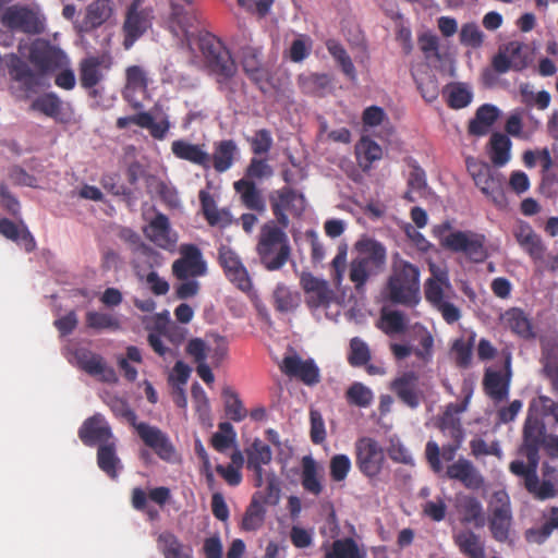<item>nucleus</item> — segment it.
Listing matches in <instances>:
<instances>
[{"mask_svg": "<svg viewBox=\"0 0 558 558\" xmlns=\"http://www.w3.org/2000/svg\"><path fill=\"white\" fill-rule=\"evenodd\" d=\"M447 505L445 499L436 497L435 500H428L423 506V514L435 522H440L446 518Z\"/></svg>", "mask_w": 558, "mask_h": 558, "instance_id": "obj_62", "label": "nucleus"}, {"mask_svg": "<svg viewBox=\"0 0 558 558\" xmlns=\"http://www.w3.org/2000/svg\"><path fill=\"white\" fill-rule=\"evenodd\" d=\"M157 542L165 558H168L171 555H175L178 549H183V545L179 538L173 533L168 531L159 534Z\"/></svg>", "mask_w": 558, "mask_h": 558, "instance_id": "obj_64", "label": "nucleus"}, {"mask_svg": "<svg viewBox=\"0 0 558 558\" xmlns=\"http://www.w3.org/2000/svg\"><path fill=\"white\" fill-rule=\"evenodd\" d=\"M97 464L98 468L111 480H116L118 477L119 470L122 469V464L117 454L114 440L108 444H100L97 450Z\"/></svg>", "mask_w": 558, "mask_h": 558, "instance_id": "obj_36", "label": "nucleus"}, {"mask_svg": "<svg viewBox=\"0 0 558 558\" xmlns=\"http://www.w3.org/2000/svg\"><path fill=\"white\" fill-rule=\"evenodd\" d=\"M31 109L49 118H57L61 113L62 102L54 93H46L32 102Z\"/></svg>", "mask_w": 558, "mask_h": 558, "instance_id": "obj_51", "label": "nucleus"}, {"mask_svg": "<svg viewBox=\"0 0 558 558\" xmlns=\"http://www.w3.org/2000/svg\"><path fill=\"white\" fill-rule=\"evenodd\" d=\"M133 426L144 445L150 448L159 459L166 462L175 461V447L165 432L145 422H133Z\"/></svg>", "mask_w": 558, "mask_h": 558, "instance_id": "obj_12", "label": "nucleus"}, {"mask_svg": "<svg viewBox=\"0 0 558 558\" xmlns=\"http://www.w3.org/2000/svg\"><path fill=\"white\" fill-rule=\"evenodd\" d=\"M289 377H294L307 386H314L320 380L318 366L312 359L302 360L299 355L286 356L280 366Z\"/></svg>", "mask_w": 558, "mask_h": 558, "instance_id": "obj_20", "label": "nucleus"}, {"mask_svg": "<svg viewBox=\"0 0 558 558\" xmlns=\"http://www.w3.org/2000/svg\"><path fill=\"white\" fill-rule=\"evenodd\" d=\"M390 389L409 408L415 409L418 407L421 393L416 373L412 371L403 373L391 381Z\"/></svg>", "mask_w": 558, "mask_h": 558, "instance_id": "obj_23", "label": "nucleus"}, {"mask_svg": "<svg viewBox=\"0 0 558 558\" xmlns=\"http://www.w3.org/2000/svg\"><path fill=\"white\" fill-rule=\"evenodd\" d=\"M557 403V401H554L551 398L547 396H538L529 404L527 412L531 413L533 416L542 417L549 416L551 409Z\"/></svg>", "mask_w": 558, "mask_h": 558, "instance_id": "obj_61", "label": "nucleus"}, {"mask_svg": "<svg viewBox=\"0 0 558 558\" xmlns=\"http://www.w3.org/2000/svg\"><path fill=\"white\" fill-rule=\"evenodd\" d=\"M460 447V444L452 442L444 445L440 449L436 441H427L425 447V457L433 472L440 473L442 471L444 466L440 457L445 461H452Z\"/></svg>", "mask_w": 558, "mask_h": 558, "instance_id": "obj_35", "label": "nucleus"}, {"mask_svg": "<svg viewBox=\"0 0 558 558\" xmlns=\"http://www.w3.org/2000/svg\"><path fill=\"white\" fill-rule=\"evenodd\" d=\"M110 68V59L106 56H90L80 63V82L82 87H95L104 78L102 69Z\"/></svg>", "mask_w": 558, "mask_h": 558, "instance_id": "obj_25", "label": "nucleus"}, {"mask_svg": "<svg viewBox=\"0 0 558 558\" xmlns=\"http://www.w3.org/2000/svg\"><path fill=\"white\" fill-rule=\"evenodd\" d=\"M546 437L544 422L527 412L522 430V445L520 447V452L526 460H535L539 456V449L543 447Z\"/></svg>", "mask_w": 558, "mask_h": 558, "instance_id": "obj_16", "label": "nucleus"}, {"mask_svg": "<svg viewBox=\"0 0 558 558\" xmlns=\"http://www.w3.org/2000/svg\"><path fill=\"white\" fill-rule=\"evenodd\" d=\"M511 141L502 133L492 134L488 144V155L490 161L496 167H504L511 158Z\"/></svg>", "mask_w": 558, "mask_h": 558, "instance_id": "obj_40", "label": "nucleus"}, {"mask_svg": "<svg viewBox=\"0 0 558 558\" xmlns=\"http://www.w3.org/2000/svg\"><path fill=\"white\" fill-rule=\"evenodd\" d=\"M325 558H365V553L359 548L353 538L345 537L333 541Z\"/></svg>", "mask_w": 558, "mask_h": 558, "instance_id": "obj_46", "label": "nucleus"}, {"mask_svg": "<svg viewBox=\"0 0 558 558\" xmlns=\"http://www.w3.org/2000/svg\"><path fill=\"white\" fill-rule=\"evenodd\" d=\"M459 37L461 45L474 49L480 48L484 41V34L474 22L463 24Z\"/></svg>", "mask_w": 558, "mask_h": 558, "instance_id": "obj_57", "label": "nucleus"}, {"mask_svg": "<svg viewBox=\"0 0 558 558\" xmlns=\"http://www.w3.org/2000/svg\"><path fill=\"white\" fill-rule=\"evenodd\" d=\"M541 457L535 460H513L509 464V471L523 478V485L526 492L536 500H548L558 496V471L557 469L544 462L542 465V481L537 474Z\"/></svg>", "mask_w": 558, "mask_h": 558, "instance_id": "obj_3", "label": "nucleus"}, {"mask_svg": "<svg viewBox=\"0 0 558 558\" xmlns=\"http://www.w3.org/2000/svg\"><path fill=\"white\" fill-rule=\"evenodd\" d=\"M449 480L460 482L465 488L477 490L484 485V477L475 465L465 458L449 464L446 470Z\"/></svg>", "mask_w": 558, "mask_h": 558, "instance_id": "obj_21", "label": "nucleus"}, {"mask_svg": "<svg viewBox=\"0 0 558 558\" xmlns=\"http://www.w3.org/2000/svg\"><path fill=\"white\" fill-rule=\"evenodd\" d=\"M301 90L310 96L324 97L332 89V80L328 74L311 73L299 76Z\"/></svg>", "mask_w": 558, "mask_h": 558, "instance_id": "obj_37", "label": "nucleus"}, {"mask_svg": "<svg viewBox=\"0 0 558 558\" xmlns=\"http://www.w3.org/2000/svg\"><path fill=\"white\" fill-rule=\"evenodd\" d=\"M329 469L332 481L342 482L351 470V461L347 454H336L330 460Z\"/></svg>", "mask_w": 558, "mask_h": 558, "instance_id": "obj_59", "label": "nucleus"}, {"mask_svg": "<svg viewBox=\"0 0 558 558\" xmlns=\"http://www.w3.org/2000/svg\"><path fill=\"white\" fill-rule=\"evenodd\" d=\"M269 202L274 216L281 228L289 226V217L286 214L290 211L293 215H300L304 208V196L290 186H283L274 191L269 195Z\"/></svg>", "mask_w": 558, "mask_h": 558, "instance_id": "obj_13", "label": "nucleus"}, {"mask_svg": "<svg viewBox=\"0 0 558 558\" xmlns=\"http://www.w3.org/2000/svg\"><path fill=\"white\" fill-rule=\"evenodd\" d=\"M512 521L509 496L506 492H495L490 501L488 526L494 539L505 543L509 538Z\"/></svg>", "mask_w": 558, "mask_h": 558, "instance_id": "obj_11", "label": "nucleus"}, {"mask_svg": "<svg viewBox=\"0 0 558 558\" xmlns=\"http://www.w3.org/2000/svg\"><path fill=\"white\" fill-rule=\"evenodd\" d=\"M180 255V258L172 264V274L175 278L186 280L190 277L196 278L206 274V262L203 259L202 252L196 245H181Z\"/></svg>", "mask_w": 558, "mask_h": 558, "instance_id": "obj_14", "label": "nucleus"}, {"mask_svg": "<svg viewBox=\"0 0 558 558\" xmlns=\"http://www.w3.org/2000/svg\"><path fill=\"white\" fill-rule=\"evenodd\" d=\"M235 192L240 195L242 204L251 210L263 213L266 209L262 192L253 181L240 179L233 183Z\"/></svg>", "mask_w": 558, "mask_h": 558, "instance_id": "obj_32", "label": "nucleus"}, {"mask_svg": "<svg viewBox=\"0 0 558 558\" xmlns=\"http://www.w3.org/2000/svg\"><path fill=\"white\" fill-rule=\"evenodd\" d=\"M198 47L208 70L217 75L219 85L227 83L236 73V64L222 41L210 33L198 38Z\"/></svg>", "mask_w": 558, "mask_h": 558, "instance_id": "obj_6", "label": "nucleus"}, {"mask_svg": "<svg viewBox=\"0 0 558 558\" xmlns=\"http://www.w3.org/2000/svg\"><path fill=\"white\" fill-rule=\"evenodd\" d=\"M301 484L304 490L318 496L323 492L320 468L312 456H304L301 461Z\"/></svg>", "mask_w": 558, "mask_h": 558, "instance_id": "obj_34", "label": "nucleus"}, {"mask_svg": "<svg viewBox=\"0 0 558 558\" xmlns=\"http://www.w3.org/2000/svg\"><path fill=\"white\" fill-rule=\"evenodd\" d=\"M377 327L388 336L403 333L407 330V318L400 311H381Z\"/></svg>", "mask_w": 558, "mask_h": 558, "instance_id": "obj_47", "label": "nucleus"}, {"mask_svg": "<svg viewBox=\"0 0 558 558\" xmlns=\"http://www.w3.org/2000/svg\"><path fill=\"white\" fill-rule=\"evenodd\" d=\"M283 229L274 222H267L260 229L256 251L260 263L269 271L281 269L289 259L291 250Z\"/></svg>", "mask_w": 558, "mask_h": 558, "instance_id": "obj_5", "label": "nucleus"}, {"mask_svg": "<svg viewBox=\"0 0 558 558\" xmlns=\"http://www.w3.org/2000/svg\"><path fill=\"white\" fill-rule=\"evenodd\" d=\"M153 9L142 8L140 0H134L126 10L122 31L124 34L123 47L129 50L140 39L153 23Z\"/></svg>", "mask_w": 558, "mask_h": 558, "instance_id": "obj_10", "label": "nucleus"}, {"mask_svg": "<svg viewBox=\"0 0 558 558\" xmlns=\"http://www.w3.org/2000/svg\"><path fill=\"white\" fill-rule=\"evenodd\" d=\"M31 66L19 56L11 54L7 66L10 78L26 94L37 93L45 86V75L60 69L65 61L64 53L47 43L35 44L29 50Z\"/></svg>", "mask_w": 558, "mask_h": 558, "instance_id": "obj_1", "label": "nucleus"}, {"mask_svg": "<svg viewBox=\"0 0 558 558\" xmlns=\"http://www.w3.org/2000/svg\"><path fill=\"white\" fill-rule=\"evenodd\" d=\"M520 246L535 260L543 259L545 245L529 223L521 225L514 233Z\"/></svg>", "mask_w": 558, "mask_h": 558, "instance_id": "obj_31", "label": "nucleus"}, {"mask_svg": "<svg viewBox=\"0 0 558 558\" xmlns=\"http://www.w3.org/2000/svg\"><path fill=\"white\" fill-rule=\"evenodd\" d=\"M239 147L233 140H221L214 143L213 154L208 153V169L225 173L232 168L239 157Z\"/></svg>", "mask_w": 558, "mask_h": 558, "instance_id": "obj_22", "label": "nucleus"}, {"mask_svg": "<svg viewBox=\"0 0 558 558\" xmlns=\"http://www.w3.org/2000/svg\"><path fill=\"white\" fill-rule=\"evenodd\" d=\"M484 390L496 401H502L508 397L509 379L497 371H487L483 380Z\"/></svg>", "mask_w": 558, "mask_h": 558, "instance_id": "obj_42", "label": "nucleus"}, {"mask_svg": "<svg viewBox=\"0 0 558 558\" xmlns=\"http://www.w3.org/2000/svg\"><path fill=\"white\" fill-rule=\"evenodd\" d=\"M252 151L255 155L267 154L272 146L271 133L266 129H260L255 132L254 136L250 140Z\"/></svg>", "mask_w": 558, "mask_h": 558, "instance_id": "obj_60", "label": "nucleus"}, {"mask_svg": "<svg viewBox=\"0 0 558 558\" xmlns=\"http://www.w3.org/2000/svg\"><path fill=\"white\" fill-rule=\"evenodd\" d=\"M219 430L211 436L210 445L218 452H226L234 445L236 434L231 423L222 422L219 424Z\"/></svg>", "mask_w": 558, "mask_h": 558, "instance_id": "obj_54", "label": "nucleus"}, {"mask_svg": "<svg viewBox=\"0 0 558 558\" xmlns=\"http://www.w3.org/2000/svg\"><path fill=\"white\" fill-rule=\"evenodd\" d=\"M171 151L178 159L189 161L204 170H208V151L204 144L175 140L171 143Z\"/></svg>", "mask_w": 558, "mask_h": 558, "instance_id": "obj_26", "label": "nucleus"}, {"mask_svg": "<svg viewBox=\"0 0 558 558\" xmlns=\"http://www.w3.org/2000/svg\"><path fill=\"white\" fill-rule=\"evenodd\" d=\"M219 264L222 267L226 277L243 292L252 289V280L245 266L234 251L222 246L219 250Z\"/></svg>", "mask_w": 558, "mask_h": 558, "instance_id": "obj_18", "label": "nucleus"}, {"mask_svg": "<svg viewBox=\"0 0 558 558\" xmlns=\"http://www.w3.org/2000/svg\"><path fill=\"white\" fill-rule=\"evenodd\" d=\"M198 198L202 207V213L209 226L227 227L231 223L232 219L229 210L225 208L218 209L216 201L209 192L201 190L198 193Z\"/></svg>", "mask_w": 558, "mask_h": 558, "instance_id": "obj_30", "label": "nucleus"}, {"mask_svg": "<svg viewBox=\"0 0 558 558\" xmlns=\"http://www.w3.org/2000/svg\"><path fill=\"white\" fill-rule=\"evenodd\" d=\"M3 26L12 31H21L26 34H40L44 29L36 13L26 7H9L0 19Z\"/></svg>", "mask_w": 558, "mask_h": 558, "instance_id": "obj_17", "label": "nucleus"}, {"mask_svg": "<svg viewBox=\"0 0 558 558\" xmlns=\"http://www.w3.org/2000/svg\"><path fill=\"white\" fill-rule=\"evenodd\" d=\"M453 543L468 558H486L485 546L481 537L471 530L454 533Z\"/></svg>", "mask_w": 558, "mask_h": 558, "instance_id": "obj_33", "label": "nucleus"}, {"mask_svg": "<svg viewBox=\"0 0 558 558\" xmlns=\"http://www.w3.org/2000/svg\"><path fill=\"white\" fill-rule=\"evenodd\" d=\"M501 322L506 328L523 339H532L535 333L533 325L526 313L519 307H511L501 315Z\"/></svg>", "mask_w": 558, "mask_h": 558, "instance_id": "obj_29", "label": "nucleus"}, {"mask_svg": "<svg viewBox=\"0 0 558 558\" xmlns=\"http://www.w3.org/2000/svg\"><path fill=\"white\" fill-rule=\"evenodd\" d=\"M222 396L225 398V410L229 418L234 422H240L246 416V410L239 399V396L230 387L222 389Z\"/></svg>", "mask_w": 558, "mask_h": 558, "instance_id": "obj_55", "label": "nucleus"}, {"mask_svg": "<svg viewBox=\"0 0 558 558\" xmlns=\"http://www.w3.org/2000/svg\"><path fill=\"white\" fill-rule=\"evenodd\" d=\"M78 437L87 447L97 445L99 447L100 444H108L113 440L110 425L99 413L94 414L83 422L78 429Z\"/></svg>", "mask_w": 558, "mask_h": 558, "instance_id": "obj_19", "label": "nucleus"}, {"mask_svg": "<svg viewBox=\"0 0 558 558\" xmlns=\"http://www.w3.org/2000/svg\"><path fill=\"white\" fill-rule=\"evenodd\" d=\"M558 530V507L553 506L548 510V517L539 529H531L526 532L527 539H532L537 544L544 543L553 533Z\"/></svg>", "mask_w": 558, "mask_h": 558, "instance_id": "obj_50", "label": "nucleus"}, {"mask_svg": "<svg viewBox=\"0 0 558 558\" xmlns=\"http://www.w3.org/2000/svg\"><path fill=\"white\" fill-rule=\"evenodd\" d=\"M143 231L147 239L161 248L168 250L175 243L169 218L165 214L158 213Z\"/></svg>", "mask_w": 558, "mask_h": 558, "instance_id": "obj_27", "label": "nucleus"}, {"mask_svg": "<svg viewBox=\"0 0 558 558\" xmlns=\"http://www.w3.org/2000/svg\"><path fill=\"white\" fill-rule=\"evenodd\" d=\"M247 469L255 474V486H262L263 483V465L269 464L272 458L270 447L263 440L256 438L251 447L246 450Z\"/></svg>", "mask_w": 558, "mask_h": 558, "instance_id": "obj_28", "label": "nucleus"}, {"mask_svg": "<svg viewBox=\"0 0 558 558\" xmlns=\"http://www.w3.org/2000/svg\"><path fill=\"white\" fill-rule=\"evenodd\" d=\"M272 302L278 312H292L300 304V294L292 292L286 284L278 283L272 292Z\"/></svg>", "mask_w": 558, "mask_h": 558, "instance_id": "obj_45", "label": "nucleus"}, {"mask_svg": "<svg viewBox=\"0 0 558 558\" xmlns=\"http://www.w3.org/2000/svg\"><path fill=\"white\" fill-rule=\"evenodd\" d=\"M372 357L368 344L360 337H354L350 340L348 363L353 367H362L366 365Z\"/></svg>", "mask_w": 558, "mask_h": 558, "instance_id": "obj_49", "label": "nucleus"}, {"mask_svg": "<svg viewBox=\"0 0 558 558\" xmlns=\"http://www.w3.org/2000/svg\"><path fill=\"white\" fill-rule=\"evenodd\" d=\"M502 48L511 59L514 71H522L527 66V57L523 52L525 47L522 43L513 40L504 45Z\"/></svg>", "mask_w": 558, "mask_h": 558, "instance_id": "obj_58", "label": "nucleus"}, {"mask_svg": "<svg viewBox=\"0 0 558 558\" xmlns=\"http://www.w3.org/2000/svg\"><path fill=\"white\" fill-rule=\"evenodd\" d=\"M486 236L471 230L450 232L441 240V245L453 252L462 253L472 263L481 264L488 258Z\"/></svg>", "mask_w": 558, "mask_h": 558, "instance_id": "obj_7", "label": "nucleus"}, {"mask_svg": "<svg viewBox=\"0 0 558 558\" xmlns=\"http://www.w3.org/2000/svg\"><path fill=\"white\" fill-rule=\"evenodd\" d=\"M111 14L112 5L110 0H96L87 7L82 28L84 31L97 28L106 23Z\"/></svg>", "mask_w": 558, "mask_h": 558, "instance_id": "obj_38", "label": "nucleus"}, {"mask_svg": "<svg viewBox=\"0 0 558 558\" xmlns=\"http://www.w3.org/2000/svg\"><path fill=\"white\" fill-rule=\"evenodd\" d=\"M266 510L257 496H253L242 519V529L244 531H256L265 520Z\"/></svg>", "mask_w": 558, "mask_h": 558, "instance_id": "obj_48", "label": "nucleus"}, {"mask_svg": "<svg viewBox=\"0 0 558 558\" xmlns=\"http://www.w3.org/2000/svg\"><path fill=\"white\" fill-rule=\"evenodd\" d=\"M73 356L77 366L88 375L98 377L105 383H116L118 380L116 371L106 363L100 354L87 348H77Z\"/></svg>", "mask_w": 558, "mask_h": 558, "instance_id": "obj_15", "label": "nucleus"}, {"mask_svg": "<svg viewBox=\"0 0 558 558\" xmlns=\"http://www.w3.org/2000/svg\"><path fill=\"white\" fill-rule=\"evenodd\" d=\"M345 399L350 405L367 408L374 400L371 388L360 381H354L345 391Z\"/></svg>", "mask_w": 558, "mask_h": 558, "instance_id": "obj_52", "label": "nucleus"}, {"mask_svg": "<svg viewBox=\"0 0 558 558\" xmlns=\"http://www.w3.org/2000/svg\"><path fill=\"white\" fill-rule=\"evenodd\" d=\"M444 287L449 288L450 283L446 274L434 276L425 281L424 293L426 301L435 307L442 301L450 298L445 293Z\"/></svg>", "mask_w": 558, "mask_h": 558, "instance_id": "obj_43", "label": "nucleus"}, {"mask_svg": "<svg viewBox=\"0 0 558 558\" xmlns=\"http://www.w3.org/2000/svg\"><path fill=\"white\" fill-rule=\"evenodd\" d=\"M0 234L4 238L22 244L26 252H32L36 247V242L29 230L23 226L22 229L8 218L0 219Z\"/></svg>", "mask_w": 558, "mask_h": 558, "instance_id": "obj_39", "label": "nucleus"}, {"mask_svg": "<svg viewBox=\"0 0 558 558\" xmlns=\"http://www.w3.org/2000/svg\"><path fill=\"white\" fill-rule=\"evenodd\" d=\"M355 250L359 255L350 263L349 278L360 291L371 277L379 275L385 269L387 250L383 243L371 238L359 240Z\"/></svg>", "mask_w": 558, "mask_h": 558, "instance_id": "obj_4", "label": "nucleus"}, {"mask_svg": "<svg viewBox=\"0 0 558 558\" xmlns=\"http://www.w3.org/2000/svg\"><path fill=\"white\" fill-rule=\"evenodd\" d=\"M137 120L138 126L147 129L151 137L158 141L166 138L171 126L168 118H163L161 121L156 122L149 112H140V118Z\"/></svg>", "mask_w": 558, "mask_h": 558, "instance_id": "obj_53", "label": "nucleus"}, {"mask_svg": "<svg viewBox=\"0 0 558 558\" xmlns=\"http://www.w3.org/2000/svg\"><path fill=\"white\" fill-rule=\"evenodd\" d=\"M383 295L392 304L415 307L421 302L420 267L395 254Z\"/></svg>", "mask_w": 558, "mask_h": 558, "instance_id": "obj_2", "label": "nucleus"}, {"mask_svg": "<svg viewBox=\"0 0 558 558\" xmlns=\"http://www.w3.org/2000/svg\"><path fill=\"white\" fill-rule=\"evenodd\" d=\"M126 89L145 93L148 87L146 71L140 65H131L125 71Z\"/></svg>", "mask_w": 558, "mask_h": 558, "instance_id": "obj_56", "label": "nucleus"}, {"mask_svg": "<svg viewBox=\"0 0 558 558\" xmlns=\"http://www.w3.org/2000/svg\"><path fill=\"white\" fill-rule=\"evenodd\" d=\"M465 163L468 172L481 192L489 197L496 206H504L506 198L502 190V175L494 171L488 163L472 157L466 158Z\"/></svg>", "mask_w": 558, "mask_h": 558, "instance_id": "obj_8", "label": "nucleus"}, {"mask_svg": "<svg viewBox=\"0 0 558 558\" xmlns=\"http://www.w3.org/2000/svg\"><path fill=\"white\" fill-rule=\"evenodd\" d=\"M355 465L369 481L381 473L386 458L383 447L371 437H362L354 445Z\"/></svg>", "mask_w": 558, "mask_h": 558, "instance_id": "obj_9", "label": "nucleus"}, {"mask_svg": "<svg viewBox=\"0 0 558 558\" xmlns=\"http://www.w3.org/2000/svg\"><path fill=\"white\" fill-rule=\"evenodd\" d=\"M262 51L259 48L245 46L241 48V63L245 74L255 83L265 78V71L260 61Z\"/></svg>", "mask_w": 558, "mask_h": 558, "instance_id": "obj_41", "label": "nucleus"}, {"mask_svg": "<svg viewBox=\"0 0 558 558\" xmlns=\"http://www.w3.org/2000/svg\"><path fill=\"white\" fill-rule=\"evenodd\" d=\"M85 324L88 329L96 331H117L121 328L120 319L116 315L99 311H88L85 315Z\"/></svg>", "mask_w": 558, "mask_h": 558, "instance_id": "obj_44", "label": "nucleus"}, {"mask_svg": "<svg viewBox=\"0 0 558 558\" xmlns=\"http://www.w3.org/2000/svg\"><path fill=\"white\" fill-rule=\"evenodd\" d=\"M331 300L332 291L329 289L328 283H325L314 292L307 294L306 304L311 308H318L329 305Z\"/></svg>", "mask_w": 558, "mask_h": 558, "instance_id": "obj_63", "label": "nucleus"}, {"mask_svg": "<svg viewBox=\"0 0 558 558\" xmlns=\"http://www.w3.org/2000/svg\"><path fill=\"white\" fill-rule=\"evenodd\" d=\"M454 507L462 524H473L477 529L485 525L484 508L475 496L457 495Z\"/></svg>", "mask_w": 558, "mask_h": 558, "instance_id": "obj_24", "label": "nucleus"}]
</instances>
